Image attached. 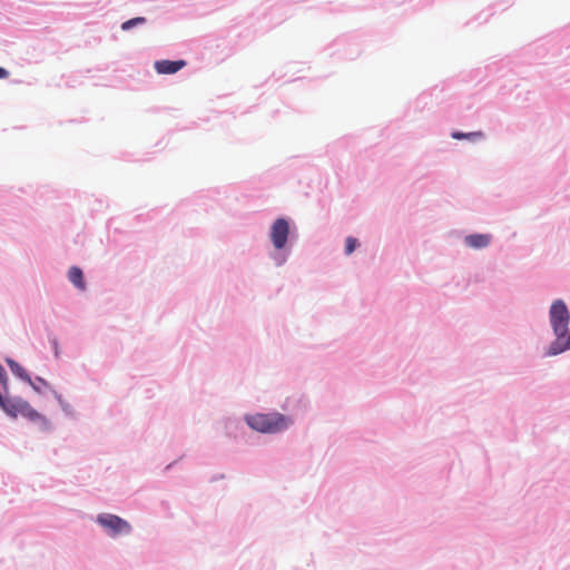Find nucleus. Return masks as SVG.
<instances>
[{"label":"nucleus","mask_w":570,"mask_h":570,"mask_svg":"<svg viewBox=\"0 0 570 570\" xmlns=\"http://www.w3.org/2000/svg\"><path fill=\"white\" fill-rule=\"evenodd\" d=\"M26 420L38 426V430L45 433H51L55 430L52 422L38 412L36 409L31 407L29 413L26 416Z\"/></svg>","instance_id":"obj_9"},{"label":"nucleus","mask_w":570,"mask_h":570,"mask_svg":"<svg viewBox=\"0 0 570 570\" xmlns=\"http://www.w3.org/2000/svg\"><path fill=\"white\" fill-rule=\"evenodd\" d=\"M9 77V71L2 67H0V79H6Z\"/></svg>","instance_id":"obj_20"},{"label":"nucleus","mask_w":570,"mask_h":570,"mask_svg":"<svg viewBox=\"0 0 570 570\" xmlns=\"http://www.w3.org/2000/svg\"><path fill=\"white\" fill-rule=\"evenodd\" d=\"M4 362L8 365V367L10 368L11 373L16 377H18L22 382L27 383L28 385H30L36 393H38V394L42 393L41 390L36 384V382H33L31 375L20 363H18L12 357H6Z\"/></svg>","instance_id":"obj_7"},{"label":"nucleus","mask_w":570,"mask_h":570,"mask_svg":"<svg viewBox=\"0 0 570 570\" xmlns=\"http://www.w3.org/2000/svg\"><path fill=\"white\" fill-rule=\"evenodd\" d=\"M450 136L455 140H468L472 144H476L484 139V134L481 130L470 132L453 130Z\"/></svg>","instance_id":"obj_12"},{"label":"nucleus","mask_w":570,"mask_h":570,"mask_svg":"<svg viewBox=\"0 0 570 570\" xmlns=\"http://www.w3.org/2000/svg\"><path fill=\"white\" fill-rule=\"evenodd\" d=\"M9 386V377L6 368L0 363V389H7Z\"/></svg>","instance_id":"obj_16"},{"label":"nucleus","mask_w":570,"mask_h":570,"mask_svg":"<svg viewBox=\"0 0 570 570\" xmlns=\"http://www.w3.org/2000/svg\"><path fill=\"white\" fill-rule=\"evenodd\" d=\"M570 351V325L559 340H552L543 347L542 357H556Z\"/></svg>","instance_id":"obj_6"},{"label":"nucleus","mask_w":570,"mask_h":570,"mask_svg":"<svg viewBox=\"0 0 570 570\" xmlns=\"http://www.w3.org/2000/svg\"><path fill=\"white\" fill-rule=\"evenodd\" d=\"M361 246L360 240L356 237L347 236L344 244V254L351 256Z\"/></svg>","instance_id":"obj_13"},{"label":"nucleus","mask_w":570,"mask_h":570,"mask_svg":"<svg viewBox=\"0 0 570 570\" xmlns=\"http://www.w3.org/2000/svg\"><path fill=\"white\" fill-rule=\"evenodd\" d=\"M68 279L79 291H85L87 288L83 272L78 266H71L69 268Z\"/></svg>","instance_id":"obj_11"},{"label":"nucleus","mask_w":570,"mask_h":570,"mask_svg":"<svg viewBox=\"0 0 570 570\" xmlns=\"http://www.w3.org/2000/svg\"><path fill=\"white\" fill-rule=\"evenodd\" d=\"M243 421L253 432L263 435L284 434L296 423L294 415L285 414L276 410L267 412H247L243 415Z\"/></svg>","instance_id":"obj_2"},{"label":"nucleus","mask_w":570,"mask_h":570,"mask_svg":"<svg viewBox=\"0 0 570 570\" xmlns=\"http://www.w3.org/2000/svg\"><path fill=\"white\" fill-rule=\"evenodd\" d=\"M95 522L101 527L106 534L111 539L126 537L132 532L131 524L117 514L107 512L99 513L97 514Z\"/></svg>","instance_id":"obj_4"},{"label":"nucleus","mask_w":570,"mask_h":570,"mask_svg":"<svg viewBox=\"0 0 570 570\" xmlns=\"http://www.w3.org/2000/svg\"><path fill=\"white\" fill-rule=\"evenodd\" d=\"M146 22V19L144 17H136L132 19H129L121 24V29L124 31L130 30L132 27H136L138 24H142Z\"/></svg>","instance_id":"obj_14"},{"label":"nucleus","mask_w":570,"mask_h":570,"mask_svg":"<svg viewBox=\"0 0 570 570\" xmlns=\"http://www.w3.org/2000/svg\"><path fill=\"white\" fill-rule=\"evenodd\" d=\"M492 243V235L491 234H483V233H472L466 235L463 238V244L468 248L481 250L487 247H489Z\"/></svg>","instance_id":"obj_8"},{"label":"nucleus","mask_w":570,"mask_h":570,"mask_svg":"<svg viewBox=\"0 0 570 570\" xmlns=\"http://www.w3.org/2000/svg\"><path fill=\"white\" fill-rule=\"evenodd\" d=\"M185 65L184 60H159L155 62V69L158 73L171 75L179 71Z\"/></svg>","instance_id":"obj_10"},{"label":"nucleus","mask_w":570,"mask_h":570,"mask_svg":"<svg viewBox=\"0 0 570 570\" xmlns=\"http://www.w3.org/2000/svg\"><path fill=\"white\" fill-rule=\"evenodd\" d=\"M61 411L65 413L66 416L68 417H75V410L72 407V405L70 403H68L67 401L65 402H61V404H59Z\"/></svg>","instance_id":"obj_15"},{"label":"nucleus","mask_w":570,"mask_h":570,"mask_svg":"<svg viewBox=\"0 0 570 570\" xmlns=\"http://www.w3.org/2000/svg\"><path fill=\"white\" fill-rule=\"evenodd\" d=\"M32 380H33V382H36V384L38 385V387L41 390L42 393H43L42 389H46L48 391L51 389L50 383L41 376H36Z\"/></svg>","instance_id":"obj_17"},{"label":"nucleus","mask_w":570,"mask_h":570,"mask_svg":"<svg viewBox=\"0 0 570 570\" xmlns=\"http://www.w3.org/2000/svg\"><path fill=\"white\" fill-rule=\"evenodd\" d=\"M49 391L52 393V395H53V397L57 400L58 404H61V402H65V401H66V400L62 397V395H61L58 391H56L52 386H51V389H50Z\"/></svg>","instance_id":"obj_19"},{"label":"nucleus","mask_w":570,"mask_h":570,"mask_svg":"<svg viewBox=\"0 0 570 570\" xmlns=\"http://www.w3.org/2000/svg\"><path fill=\"white\" fill-rule=\"evenodd\" d=\"M548 323L553 340H559L570 325V308L563 298H554L548 308Z\"/></svg>","instance_id":"obj_3"},{"label":"nucleus","mask_w":570,"mask_h":570,"mask_svg":"<svg viewBox=\"0 0 570 570\" xmlns=\"http://www.w3.org/2000/svg\"><path fill=\"white\" fill-rule=\"evenodd\" d=\"M294 220L287 216L277 217L269 226L268 239L273 246L268 257L274 266H284L292 254V240L296 238Z\"/></svg>","instance_id":"obj_1"},{"label":"nucleus","mask_w":570,"mask_h":570,"mask_svg":"<svg viewBox=\"0 0 570 570\" xmlns=\"http://www.w3.org/2000/svg\"><path fill=\"white\" fill-rule=\"evenodd\" d=\"M49 342L51 344L55 357L58 358L60 355V351H59V343H58L57 337L49 336Z\"/></svg>","instance_id":"obj_18"},{"label":"nucleus","mask_w":570,"mask_h":570,"mask_svg":"<svg viewBox=\"0 0 570 570\" xmlns=\"http://www.w3.org/2000/svg\"><path fill=\"white\" fill-rule=\"evenodd\" d=\"M32 406L28 401L18 395H11L9 386L0 389V410L10 419L16 420L19 415L26 419Z\"/></svg>","instance_id":"obj_5"},{"label":"nucleus","mask_w":570,"mask_h":570,"mask_svg":"<svg viewBox=\"0 0 570 570\" xmlns=\"http://www.w3.org/2000/svg\"><path fill=\"white\" fill-rule=\"evenodd\" d=\"M225 478V474H218L213 478V481L223 480Z\"/></svg>","instance_id":"obj_21"}]
</instances>
